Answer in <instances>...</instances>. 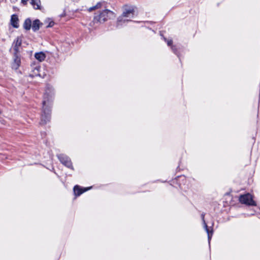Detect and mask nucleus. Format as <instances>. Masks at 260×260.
I'll return each instance as SVG.
<instances>
[{"label": "nucleus", "mask_w": 260, "mask_h": 260, "mask_svg": "<svg viewBox=\"0 0 260 260\" xmlns=\"http://www.w3.org/2000/svg\"><path fill=\"white\" fill-rule=\"evenodd\" d=\"M115 15L112 11L106 9L101 12L99 14H96L93 19V22H98L103 23L109 19L115 17Z\"/></svg>", "instance_id": "2"}, {"label": "nucleus", "mask_w": 260, "mask_h": 260, "mask_svg": "<svg viewBox=\"0 0 260 260\" xmlns=\"http://www.w3.org/2000/svg\"><path fill=\"white\" fill-rule=\"evenodd\" d=\"M101 6V3H98L94 7L90 8V10H94L95 9L99 8H100Z\"/></svg>", "instance_id": "15"}, {"label": "nucleus", "mask_w": 260, "mask_h": 260, "mask_svg": "<svg viewBox=\"0 0 260 260\" xmlns=\"http://www.w3.org/2000/svg\"><path fill=\"white\" fill-rule=\"evenodd\" d=\"M172 40H169L167 41V44L168 46H171L172 44Z\"/></svg>", "instance_id": "18"}, {"label": "nucleus", "mask_w": 260, "mask_h": 260, "mask_svg": "<svg viewBox=\"0 0 260 260\" xmlns=\"http://www.w3.org/2000/svg\"><path fill=\"white\" fill-rule=\"evenodd\" d=\"M134 16V11L133 8L125 6L122 14L117 19V25H121L123 23L129 21L128 18H132Z\"/></svg>", "instance_id": "1"}, {"label": "nucleus", "mask_w": 260, "mask_h": 260, "mask_svg": "<svg viewBox=\"0 0 260 260\" xmlns=\"http://www.w3.org/2000/svg\"><path fill=\"white\" fill-rule=\"evenodd\" d=\"M202 220H203V223H204V227L207 233L208 241H209V243H210V240L211 239V238H212V236L213 235V231H212V230H210L209 229L208 225H207V224L205 222V220L204 219V214L202 215Z\"/></svg>", "instance_id": "8"}, {"label": "nucleus", "mask_w": 260, "mask_h": 260, "mask_svg": "<svg viewBox=\"0 0 260 260\" xmlns=\"http://www.w3.org/2000/svg\"><path fill=\"white\" fill-rule=\"evenodd\" d=\"M35 57L39 61H42L45 59V58L46 57V55L42 52H40L36 53L35 54Z\"/></svg>", "instance_id": "11"}, {"label": "nucleus", "mask_w": 260, "mask_h": 260, "mask_svg": "<svg viewBox=\"0 0 260 260\" xmlns=\"http://www.w3.org/2000/svg\"><path fill=\"white\" fill-rule=\"evenodd\" d=\"M11 22L13 27L15 28L18 27V18L16 15H13L11 16Z\"/></svg>", "instance_id": "10"}, {"label": "nucleus", "mask_w": 260, "mask_h": 260, "mask_svg": "<svg viewBox=\"0 0 260 260\" xmlns=\"http://www.w3.org/2000/svg\"><path fill=\"white\" fill-rule=\"evenodd\" d=\"M13 59L12 63V68L15 70H17L21 64L20 56L19 54H13Z\"/></svg>", "instance_id": "7"}, {"label": "nucleus", "mask_w": 260, "mask_h": 260, "mask_svg": "<svg viewBox=\"0 0 260 260\" xmlns=\"http://www.w3.org/2000/svg\"><path fill=\"white\" fill-rule=\"evenodd\" d=\"M91 187L88 188H80L79 186L76 185L74 187V191L76 196H80L83 192L89 190Z\"/></svg>", "instance_id": "9"}, {"label": "nucleus", "mask_w": 260, "mask_h": 260, "mask_svg": "<svg viewBox=\"0 0 260 260\" xmlns=\"http://www.w3.org/2000/svg\"><path fill=\"white\" fill-rule=\"evenodd\" d=\"M46 101H44L43 102V113L41 115V119L40 121V124L44 125L47 123L48 121L50 120V110L46 109L45 108V106L46 104Z\"/></svg>", "instance_id": "4"}, {"label": "nucleus", "mask_w": 260, "mask_h": 260, "mask_svg": "<svg viewBox=\"0 0 260 260\" xmlns=\"http://www.w3.org/2000/svg\"><path fill=\"white\" fill-rule=\"evenodd\" d=\"M31 26V21L30 19H27L24 21L23 27L26 30H29Z\"/></svg>", "instance_id": "13"}, {"label": "nucleus", "mask_w": 260, "mask_h": 260, "mask_svg": "<svg viewBox=\"0 0 260 260\" xmlns=\"http://www.w3.org/2000/svg\"><path fill=\"white\" fill-rule=\"evenodd\" d=\"M22 44V39L20 37H17L16 39L14 41L12 47L14 51L13 54H19L20 52V47L21 46Z\"/></svg>", "instance_id": "6"}, {"label": "nucleus", "mask_w": 260, "mask_h": 260, "mask_svg": "<svg viewBox=\"0 0 260 260\" xmlns=\"http://www.w3.org/2000/svg\"><path fill=\"white\" fill-rule=\"evenodd\" d=\"M54 22L53 21H50L48 24V25L47 26V27H52L54 25Z\"/></svg>", "instance_id": "17"}, {"label": "nucleus", "mask_w": 260, "mask_h": 260, "mask_svg": "<svg viewBox=\"0 0 260 260\" xmlns=\"http://www.w3.org/2000/svg\"><path fill=\"white\" fill-rule=\"evenodd\" d=\"M44 101H46V102H47L46 104V105L45 106V108L46 109H49V108H47V107H48V105L49 104V102H50V99H49L48 97H47V98L45 97V100L43 101V102Z\"/></svg>", "instance_id": "14"}, {"label": "nucleus", "mask_w": 260, "mask_h": 260, "mask_svg": "<svg viewBox=\"0 0 260 260\" xmlns=\"http://www.w3.org/2000/svg\"><path fill=\"white\" fill-rule=\"evenodd\" d=\"M41 24L40 21L38 19L35 20L32 25V29L34 31H36L39 30L40 28V25Z\"/></svg>", "instance_id": "12"}, {"label": "nucleus", "mask_w": 260, "mask_h": 260, "mask_svg": "<svg viewBox=\"0 0 260 260\" xmlns=\"http://www.w3.org/2000/svg\"><path fill=\"white\" fill-rule=\"evenodd\" d=\"M58 158L60 161L64 166L69 168H73L72 164L70 159L64 154H59L57 155Z\"/></svg>", "instance_id": "5"}, {"label": "nucleus", "mask_w": 260, "mask_h": 260, "mask_svg": "<svg viewBox=\"0 0 260 260\" xmlns=\"http://www.w3.org/2000/svg\"><path fill=\"white\" fill-rule=\"evenodd\" d=\"M39 69H40V67H35V68L34 70V72L36 75H40L39 74H38V73L39 71Z\"/></svg>", "instance_id": "16"}, {"label": "nucleus", "mask_w": 260, "mask_h": 260, "mask_svg": "<svg viewBox=\"0 0 260 260\" xmlns=\"http://www.w3.org/2000/svg\"><path fill=\"white\" fill-rule=\"evenodd\" d=\"M239 201L242 204L250 206H256V203L250 193L241 195L239 197Z\"/></svg>", "instance_id": "3"}]
</instances>
